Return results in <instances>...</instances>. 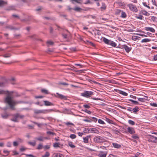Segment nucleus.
<instances>
[{
	"label": "nucleus",
	"mask_w": 157,
	"mask_h": 157,
	"mask_svg": "<svg viewBox=\"0 0 157 157\" xmlns=\"http://www.w3.org/2000/svg\"><path fill=\"white\" fill-rule=\"evenodd\" d=\"M150 105L155 107H157V104L154 103H150Z\"/></svg>",
	"instance_id": "obj_48"
},
{
	"label": "nucleus",
	"mask_w": 157,
	"mask_h": 157,
	"mask_svg": "<svg viewBox=\"0 0 157 157\" xmlns=\"http://www.w3.org/2000/svg\"><path fill=\"white\" fill-rule=\"evenodd\" d=\"M142 4L144 5V6L146 7H147L149 9H150V7L147 5V3L146 2H143L142 3Z\"/></svg>",
	"instance_id": "obj_41"
},
{
	"label": "nucleus",
	"mask_w": 157,
	"mask_h": 157,
	"mask_svg": "<svg viewBox=\"0 0 157 157\" xmlns=\"http://www.w3.org/2000/svg\"><path fill=\"white\" fill-rule=\"evenodd\" d=\"M122 47L121 48L124 49L125 50V51L127 53H128L129 52L131 51L132 49L131 48L129 47L128 46L125 44L122 45Z\"/></svg>",
	"instance_id": "obj_9"
},
{
	"label": "nucleus",
	"mask_w": 157,
	"mask_h": 157,
	"mask_svg": "<svg viewBox=\"0 0 157 157\" xmlns=\"http://www.w3.org/2000/svg\"><path fill=\"white\" fill-rule=\"evenodd\" d=\"M63 156V155L62 154L60 153H58L56 155V156L57 157H62Z\"/></svg>",
	"instance_id": "obj_62"
},
{
	"label": "nucleus",
	"mask_w": 157,
	"mask_h": 157,
	"mask_svg": "<svg viewBox=\"0 0 157 157\" xmlns=\"http://www.w3.org/2000/svg\"><path fill=\"white\" fill-rule=\"evenodd\" d=\"M47 134L49 135H54V133H53V132H51V131H48L47 132Z\"/></svg>",
	"instance_id": "obj_55"
},
{
	"label": "nucleus",
	"mask_w": 157,
	"mask_h": 157,
	"mask_svg": "<svg viewBox=\"0 0 157 157\" xmlns=\"http://www.w3.org/2000/svg\"><path fill=\"white\" fill-rule=\"evenodd\" d=\"M83 106L86 108H90V106L88 105L85 104L83 105Z\"/></svg>",
	"instance_id": "obj_58"
},
{
	"label": "nucleus",
	"mask_w": 157,
	"mask_h": 157,
	"mask_svg": "<svg viewBox=\"0 0 157 157\" xmlns=\"http://www.w3.org/2000/svg\"><path fill=\"white\" fill-rule=\"evenodd\" d=\"M98 132V130L95 128H92L90 129V133H97Z\"/></svg>",
	"instance_id": "obj_19"
},
{
	"label": "nucleus",
	"mask_w": 157,
	"mask_h": 157,
	"mask_svg": "<svg viewBox=\"0 0 157 157\" xmlns=\"http://www.w3.org/2000/svg\"><path fill=\"white\" fill-rule=\"evenodd\" d=\"M70 1L73 4H75L74 2H75L78 3L80 4L81 3V2L82 1V0H70Z\"/></svg>",
	"instance_id": "obj_22"
},
{
	"label": "nucleus",
	"mask_w": 157,
	"mask_h": 157,
	"mask_svg": "<svg viewBox=\"0 0 157 157\" xmlns=\"http://www.w3.org/2000/svg\"><path fill=\"white\" fill-rule=\"evenodd\" d=\"M28 144L29 145L34 147L36 145V142L35 141H34L33 142L29 141L28 142Z\"/></svg>",
	"instance_id": "obj_26"
},
{
	"label": "nucleus",
	"mask_w": 157,
	"mask_h": 157,
	"mask_svg": "<svg viewBox=\"0 0 157 157\" xmlns=\"http://www.w3.org/2000/svg\"><path fill=\"white\" fill-rule=\"evenodd\" d=\"M127 131L131 134H133L135 133L134 128L132 127H128L127 128Z\"/></svg>",
	"instance_id": "obj_11"
},
{
	"label": "nucleus",
	"mask_w": 157,
	"mask_h": 157,
	"mask_svg": "<svg viewBox=\"0 0 157 157\" xmlns=\"http://www.w3.org/2000/svg\"><path fill=\"white\" fill-rule=\"evenodd\" d=\"M106 8V5H105V4L104 3L102 2V6L100 8L101 9V10L102 11V10H105Z\"/></svg>",
	"instance_id": "obj_18"
},
{
	"label": "nucleus",
	"mask_w": 157,
	"mask_h": 157,
	"mask_svg": "<svg viewBox=\"0 0 157 157\" xmlns=\"http://www.w3.org/2000/svg\"><path fill=\"white\" fill-rule=\"evenodd\" d=\"M86 42L88 44L91 45L93 46H94V44L93 43L87 40L86 41Z\"/></svg>",
	"instance_id": "obj_51"
},
{
	"label": "nucleus",
	"mask_w": 157,
	"mask_h": 157,
	"mask_svg": "<svg viewBox=\"0 0 157 157\" xmlns=\"http://www.w3.org/2000/svg\"><path fill=\"white\" fill-rule=\"evenodd\" d=\"M136 18L140 20H142L144 17L142 15H139L138 16H136Z\"/></svg>",
	"instance_id": "obj_42"
},
{
	"label": "nucleus",
	"mask_w": 157,
	"mask_h": 157,
	"mask_svg": "<svg viewBox=\"0 0 157 157\" xmlns=\"http://www.w3.org/2000/svg\"><path fill=\"white\" fill-rule=\"evenodd\" d=\"M65 124L66 125H74L72 123H71V122H66V123H65Z\"/></svg>",
	"instance_id": "obj_56"
},
{
	"label": "nucleus",
	"mask_w": 157,
	"mask_h": 157,
	"mask_svg": "<svg viewBox=\"0 0 157 157\" xmlns=\"http://www.w3.org/2000/svg\"><path fill=\"white\" fill-rule=\"evenodd\" d=\"M139 111V108L137 106H136L135 108L132 109V111L134 113H136Z\"/></svg>",
	"instance_id": "obj_21"
},
{
	"label": "nucleus",
	"mask_w": 157,
	"mask_h": 157,
	"mask_svg": "<svg viewBox=\"0 0 157 157\" xmlns=\"http://www.w3.org/2000/svg\"><path fill=\"white\" fill-rule=\"evenodd\" d=\"M138 100L139 101L142 102L144 101V100L145 99V98H138Z\"/></svg>",
	"instance_id": "obj_47"
},
{
	"label": "nucleus",
	"mask_w": 157,
	"mask_h": 157,
	"mask_svg": "<svg viewBox=\"0 0 157 157\" xmlns=\"http://www.w3.org/2000/svg\"><path fill=\"white\" fill-rule=\"evenodd\" d=\"M90 137V136H88L83 138V140L84 142L86 144L88 143L89 142V139Z\"/></svg>",
	"instance_id": "obj_16"
},
{
	"label": "nucleus",
	"mask_w": 157,
	"mask_h": 157,
	"mask_svg": "<svg viewBox=\"0 0 157 157\" xmlns=\"http://www.w3.org/2000/svg\"><path fill=\"white\" fill-rule=\"evenodd\" d=\"M2 117L4 119H7L8 118L9 115L6 113H5L3 114H2L1 115Z\"/></svg>",
	"instance_id": "obj_20"
},
{
	"label": "nucleus",
	"mask_w": 157,
	"mask_h": 157,
	"mask_svg": "<svg viewBox=\"0 0 157 157\" xmlns=\"http://www.w3.org/2000/svg\"><path fill=\"white\" fill-rule=\"evenodd\" d=\"M7 2L2 0H0V6H2L6 4Z\"/></svg>",
	"instance_id": "obj_24"
},
{
	"label": "nucleus",
	"mask_w": 157,
	"mask_h": 157,
	"mask_svg": "<svg viewBox=\"0 0 157 157\" xmlns=\"http://www.w3.org/2000/svg\"><path fill=\"white\" fill-rule=\"evenodd\" d=\"M27 156H29L30 157H36V156H34L32 154H25Z\"/></svg>",
	"instance_id": "obj_59"
},
{
	"label": "nucleus",
	"mask_w": 157,
	"mask_h": 157,
	"mask_svg": "<svg viewBox=\"0 0 157 157\" xmlns=\"http://www.w3.org/2000/svg\"><path fill=\"white\" fill-rule=\"evenodd\" d=\"M141 12L142 14L146 16H149L150 15L149 13L145 10H142Z\"/></svg>",
	"instance_id": "obj_17"
},
{
	"label": "nucleus",
	"mask_w": 157,
	"mask_h": 157,
	"mask_svg": "<svg viewBox=\"0 0 157 157\" xmlns=\"http://www.w3.org/2000/svg\"><path fill=\"white\" fill-rule=\"evenodd\" d=\"M69 137L71 138L72 139H74L76 138V136L74 134H71L70 135Z\"/></svg>",
	"instance_id": "obj_37"
},
{
	"label": "nucleus",
	"mask_w": 157,
	"mask_h": 157,
	"mask_svg": "<svg viewBox=\"0 0 157 157\" xmlns=\"http://www.w3.org/2000/svg\"><path fill=\"white\" fill-rule=\"evenodd\" d=\"M132 138L135 140H138L139 139V137L137 135L135 134L132 136Z\"/></svg>",
	"instance_id": "obj_34"
},
{
	"label": "nucleus",
	"mask_w": 157,
	"mask_h": 157,
	"mask_svg": "<svg viewBox=\"0 0 157 157\" xmlns=\"http://www.w3.org/2000/svg\"><path fill=\"white\" fill-rule=\"evenodd\" d=\"M50 155V153L48 152H46L44 155L42 156V157H48Z\"/></svg>",
	"instance_id": "obj_38"
},
{
	"label": "nucleus",
	"mask_w": 157,
	"mask_h": 157,
	"mask_svg": "<svg viewBox=\"0 0 157 157\" xmlns=\"http://www.w3.org/2000/svg\"><path fill=\"white\" fill-rule=\"evenodd\" d=\"M127 110L128 111L131 112L132 113V108L131 107H129L128 109H127Z\"/></svg>",
	"instance_id": "obj_60"
},
{
	"label": "nucleus",
	"mask_w": 157,
	"mask_h": 157,
	"mask_svg": "<svg viewBox=\"0 0 157 157\" xmlns=\"http://www.w3.org/2000/svg\"><path fill=\"white\" fill-rule=\"evenodd\" d=\"M13 92L9 91L8 90L5 91L2 90H0V94H6L7 95V97L5 99V101L9 105L10 108L13 109L14 106L16 104L20 103V102L17 101L12 99V98L11 97L12 95Z\"/></svg>",
	"instance_id": "obj_1"
},
{
	"label": "nucleus",
	"mask_w": 157,
	"mask_h": 157,
	"mask_svg": "<svg viewBox=\"0 0 157 157\" xmlns=\"http://www.w3.org/2000/svg\"><path fill=\"white\" fill-rule=\"evenodd\" d=\"M18 145V144L16 141H14L13 142V145L14 146H17Z\"/></svg>",
	"instance_id": "obj_57"
},
{
	"label": "nucleus",
	"mask_w": 157,
	"mask_h": 157,
	"mask_svg": "<svg viewBox=\"0 0 157 157\" xmlns=\"http://www.w3.org/2000/svg\"><path fill=\"white\" fill-rule=\"evenodd\" d=\"M151 41V40L148 39H143L141 41V42L144 43V42H150Z\"/></svg>",
	"instance_id": "obj_30"
},
{
	"label": "nucleus",
	"mask_w": 157,
	"mask_h": 157,
	"mask_svg": "<svg viewBox=\"0 0 157 157\" xmlns=\"http://www.w3.org/2000/svg\"><path fill=\"white\" fill-rule=\"evenodd\" d=\"M119 93L125 96H126L128 95V94L127 93L122 90H119Z\"/></svg>",
	"instance_id": "obj_27"
},
{
	"label": "nucleus",
	"mask_w": 157,
	"mask_h": 157,
	"mask_svg": "<svg viewBox=\"0 0 157 157\" xmlns=\"http://www.w3.org/2000/svg\"><path fill=\"white\" fill-rule=\"evenodd\" d=\"M105 121L109 123L110 124H113V121L110 120V119L106 118L105 119Z\"/></svg>",
	"instance_id": "obj_31"
},
{
	"label": "nucleus",
	"mask_w": 157,
	"mask_h": 157,
	"mask_svg": "<svg viewBox=\"0 0 157 157\" xmlns=\"http://www.w3.org/2000/svg\"><path fill=\"white\" fill-rule=\"evenodd\" d=\"M27 149V148L24 147H21L20 148V150L21 151H23Z\"/></svg>",
	"instance_id": "obj_53"
},
{
	"label": "nucleus",
	"mask_w": 157,
	"mask_h": 157,
	"mask_svg": "<svg viewBox=\"0 0 157 157\" xmlns=\"http://www.w3.org/2000/svg\"><path fill=\"white\" fill-rule=\"evenodd\" d=\"M91 118H92V119H91L92 120V121H93L94 122H96L98 120L96 118H95L94 117H92Z\"/></svg>",
	"instance_id": "obj_49"
},
{
	"label": "nucleus",
	"mask_w": 157,
	"mask_h": 157,
	"mask_svg": "<svg viewBox=\"0 0 157 157\" xmlns=\"http://www.w3.org/2000/svg\"><path fill=\"white\" fill-rule=\"evenodd\" d=\"M128 100L129 101H131L132 103H134L136 105L139 104V103L137 101H134L132 99H128Z\"/></svg>",
	"instance_id": "obj_35"
},
{
	"label": "nucleus",
	"mask_w": 157,
	"mask_h": 157,
	"mask_svg": "<svg viewBox=\"0 0 157 157\" xmlns=\"http://www.w3.org/2000/svg\"><path fill=\"white\" fill-rule=\"evenodd\" d=\"M13 118L11 119V121L15 122H17L18 121V118L17 115L16 114H14L13 116Z\"/></svg>",
	"instance_id": "obj_13"
},
{
	"label": "nucleus",
	"mask_w": 157,
	"mask_h": 157,
	"mask_svg": "<svg viewBox=\"0 0 157 157\" xmlns=\"http://www.w3.org/2000/svg\"><path fill=\"white\" fill-rule=\"evenodd\" d=\"M3 56L5 58L9 57L10 56V55L9 54H5L3 55Z\"/></svg>",
	"instance_id": "obj_61"
},
{
	"label": "nucleus",
	"mask_w": 157,
	"mask_h": 157,
	"mask_svg": "<svg viewBox=\"0 0 157 157\" xmlns=\"http://www.w3.org/2000/svg\"><path fill=\"white\" fill-rule=\"evenodd\" d=\"M139 37L138 36H132V39L133 40H136Z\"/></svg>",
	"instance_id": "obj_46"
},
{
	"label": "nucleus",
	"mask_w": 157,
	"mask_h": 157,
	"mask_svg": "<svg viewBox=\"0 0 157 157\" xmlns=\"http://www.w3.org/2000/svg\"><path fill=\"white\" fill-rule=\"evenodd\" d=\"M128 122L129 124L132 125H134L135 124V122L131 120H129L128 121Z\"/></svg>",
	"instance_id": "obj_39"
},
{
	"label": "nucleus",
	"mask_w": 157,
	"mask_h": 157,
	"mask_svg": "<svg viewBox=\"0 0 157 157\" xmlns=\"http://www.w3.org/2000/svg\"><path fill=\"white\" fill-rule=\"evenodd\" d=\"M107 154L106 151H100L98 154V156L100 157H106Z\"/></svg>",
	"instance_id": "obj_10"
},
{
	"label": "nucleus",
	"mask_w": 157,
	"mask_h": 157,
	"mask_svg": "<svg viewBox=\"0 0 157 157\" xmlns=\"http://www.w3.org/2000/svg\"><path fill=\"white\" fill-rule=\"evenodd\" d=\"M85 112L89 114H90L91 113V112L90 110H89L87 109H85L84 110H83Z\"/></svg>",
	"instance_id": "obj_50"
},
{
	"label": "nucleus",
	"mask_w": 157,
	"mask_h": 157,
	"mask_svg": "<svg viewBox=\"0 0 157 157\" xmlns=\"http://www.w3.org/2000/svg\"><path fill=\"white\" fill-rule=\"evenodd\" d=\"M44 147L45 149H48L50 148V147L49 146L46 145L44 146Z\"/></svg>",
	"instance_id": "obj_63"
},
{
	"label": "nucleus",
	"mask_w": 157,
	"mask_h": 157,
	"mask_svg": "<svg viewBox=\"0 0 157 157\" xmlns=\"http://www.w3.org/2000/svg\"><path fill=\"white\" fill-rule=\"evenodd\" d=\"M44 137L40 136L39 137L36 138L35 139L40 141H43L44 140Z\"/></svg>",
	"instance_id": "obj_29"
},
{
	"label": "nucleus",
	"mask_w": 157,
	"mask_h": 157,
	"mask_svg": "<svg viewBox=\"0 0 157 157\" xmlns=\"http://www.w3.org/2000/svg\"><path fill=\"white\" fill-rule=\"evenodd\" d=\"M60 145V144L58 143H55L53 144V146L54 147H59V145Z\"/></svg>",
	"instance_id": "obj_33"
},
{
	"label": "nucleus",
	"mask_w": 157,
	"mask_h": 157,
	"mask_svg": "<svg viewBox=\"0 0 157 157\" xmlns=\"http://www.w3.org/2000/svg\"><path fill=\"white\" fill-rule=\"evenodd\" d=\"M17 117L18 118H20L21 119H22L24 117V116L23 115H21L19 113H17Z\"/></svg>",
	"instance_id": "obj_43"
},
{
	"label": "nucleus",
	"mask_w": 157,
	"mask_h": 157,
	"mask_svg": "<svg viewBox=\"0 0 157 157\" xmlns=\"http://www.w3.org/2000/svg\"><path fill=\"white\" fill-rule=\"evenodd\" d=\"M130 11L134 13H137L138 11V10L136 5L132 4H129L127 5Z\"/></svg>",
	"instance_id": "obj_5"
},
{
	"label": "nucleus",
	"mask_w": 157,
	"mask_h": 157,
	"mask_svg": "<svg viewBox=\"0 0 157 157\" xmlns=\"http://www.w3.org/2000/svg\"><path fill=\"white\" fill-rule=\"evenodd\" d=\"M41 91L42 92L46 94H49L48 91L46 89H42L41 90Z\"/></svg>",
	"instance_id": "obj_32"
},
{
	"label": "nucleus",
	"mask_w": 157,
	"mask_h": 157,
	"mask_svg": "<svg viewBox=\"0 0 157 157\" xmlns=\"http://www.w3.org/2000/svg\"><path fill=\"white\" fill-rule=\"evenodd\" d=\"M94 141L96 143H100L105 142V141L103 137L98 136H95L94 139Z\"/></svg>",
	"instance_id": "obj_4"
},
{
	"label": "nucleus",
	"mask_w": 157,
	"mask_h": 157,
	"mask_svg": "<svg viewBox=\"0 0 157 157\" xmlns=\"http://www.w3.org/2000/svg\"><path fill=\"white\" fill-rule=\"evenodd\" d=\"M145 29L147 31H150L153 33L155 32V29L152 27H146L145 28Z\"/></svg>",
	"instance_id": "obj_12"
},
{
	"label": "nucleus",
	"mask_w": 157,
	"mask_h": 157,
	"mask_svg": "<svg viewBox=\"0 0 157 157\" xmlns=\"http://www.w3.org/2000/svg\"><path fill=\"white\" fill-rule=\"evenodd\" d=\"M83 132L87 133H90V129L88 128H85L84 129Z\"/></svg>",
	"instance_id": "obj_28"
},
{
	"label": "nucleus",
	"mask_w": 157,
	"mask_h": 157,
	"mask_svg": "<svg viewBox=\"0 0 157 157\" xmlns=\"http://www.w3.org/2000/svg\"><path fill=\"white\" fill-rule=\"evenodd\" d=\"M47 43L49 45H53L54 44V42L51 41H48L47 42Z\"/></svg>",
	"instance_id": "obj_45"
},
{
	"label": "nucleus",
	"mask_w": 157,
	"mask_h": 157,
	"mask_svg": "<svg viewBox=\"0 0 157 157\" xmlns=\"http://www.w3.org/2000/svg\"><path fill=\"white\" fill-rule=\"evenodd\" d=\"M54 95L56 98L66 100L67 99L66 96L59 94L58 93H56V94H54Z\"/></svg>",
	"instance_id": "obj_7"
},
{
	"label": "nucleus",
	"mask_w": 157,
	"mask_h": 157,
	"mask_svg": "<svg viewBox=\"0 0 157 157\" xmlns=\"http://www.w3.org/2000/svg\"><path fill=\"white\" fill-rule=\"evenodd\" d=\"M43 148V146L41 144H38L37 149L38 150H40Z\"/></svg>",
	"instance_id": "obj_36"
},
{
	"label": "nucleus",
	"mask_w": 157,
	"mask_h": 157,
	"mask_svg": "<svg viewBox=\"0 0 157 157\" xmlns=\"http://www.w3.org/2000/svg\"><path fill=\"white\" fill-rule=\"evenodd\" d=\"M130 97L131 98H132L134 99H136L137 98L136 97V96H133V95H130Z\"/></svg>",
	"instance_id": "obj_64"
},
{
	"label": "nucleus",
	"mask_w": 157,
	"mask_h": 157,
	"mask_svg": "<svg viewBox=\"0 0 157 157\" xmlns=\"http://www.w3.org/2000/svg\"><path fill=\"white\" fill-rule=\"evenodd\" d=\"M148 141L153 143H157V137L153 136H150Z\"/></svg>",
	"instance_id": "obj_8"
},
{
	"label": "nucleus",
	"mask_w": 157,
	"mask_h": 157,
	"mask_svg": "<svg viewBox=\"0 0 157 157\" xmlns=\"http://www.w3.org/2000/svg\"><path fill=\"white\" fill-rule=\"evenodd\" d=\"M44 105L46 106L53 105L54 104L52 102L47 101H44Z\"/></svg>",
	"instance_id": "obj_14"
},
{
	"label": "nucleus",
	"mask_w": 157,
	"mask_h": 157,
	"mask_svg": "<svg viewBox=\"0 0 157 157\" xmlns=\"http://www.w3.org/2000/svg\"><path fill=\"white\" fill-rule=\"evenodd\" d=\"M68 145L72 148H74L75 147V146L73 144V142L71 141H69L68 142Z\"/></svg>",
	"instance_id": "obj_23"
},
{
	"label": "nucleus",
	"mask_w": 157,
	"mask_h": 157,
	"mask_svg": "<svg viewBox=\"0 0 157 157\" xmlns=\"http://www.w3.org/2000/svg\"><path fill=\"white\" fill-rule=\"evenodd\" d=\"M112 145L114 148L118 149L120 148L121 147V146L120 144H118L117 143H112Z\"/></svg>",
	"instance_id": "obj_15"
},
{
	"label": "nucleus",
	"mask_w": 157,
	"mask_h": 157,
	"mask_svg": "<svg viewBox=\"0 0 157 157\" xmlns=\"http://www.w3.org/2000/svg\"><path fill=\"white\" fill-rule=\"evenodd\" d=\"M98 123L102 124H105L104 121L100 119H99V120H98Z\"/></svg>",
	"instance_id": "obj_44"
},
{
	"label": "nucleus",
	"mask_w": 157,
	"mask_h": 157,
	"mask_svg": "<svg viewBox=\"0 0 157 157\" xmlns=\"http://www.w3.org/2000/svg\"><path fill=\"white\" fill-rule=\"evenodd\" d=\"M83 121H84L86 122H92V120L91 119H84Z\"/></svg>",
	"instance_id": "obj_54"
},
{
	"label": "nucleus",
	"mask_w": 157,
	"mask_h": 157,
	"mask_svg": "<svg viewBox=\"0 0 157 157\" xmlns=\"http://www.w3.org/2000/svg\"><path fill=\"white\" fill-rule=\"evenodd\" d=\"M93 94V92L91 91L85 90L81 94V95L83 97L88 98Z\"/></svg>",
	"instance_id": "obj_6"
},
{
	"label": "nucleus",
	"mask_w": 157,
	"mask_h": 157,
	"mask_svg": "<svg viewBox=\"0 0 157 157\" xmlns=\"http://www.w3.org/2000/svg\"><path fill=\"white\" fill-rule=\"evenodd\" d=\"M127 17V15L123 11H121V17L123 18H125Z\"/></svg>",
	"instance_id": "obj_25"
},
{
	"label": "nucleus",
	"mask_w": 157,
	"mask_h": 157,
	"mask_svg": "<svg viewBox=\"0 0 157 157\" xmlns=\"http://www.w3.org/2000/svg\"><path fill=\"white\" fill-rule=\"evenodd\" d=\"M73 10L75 11H79L81 10V9L79 7H76L75 8L73 9Z\"/></svg>",
	"instance_id": "obj_40"
},
{
	"label": "nucleus",
	"mask_w": 157,
	"mask_h": 157,
	"mask_svg": "<svg viewBox=\"0 0 157 157\" xmlns=\"http://www.w3.org/2000/svg\"><path fill=\"white\" fill-rule=\"evenodd\" d=\"M151 2L153 5L155 6L156 7H157V5L156 4V0H151Z\"/></svg>",
	"instance_id": "obj_52"
},
{
	"label": "nucleus",
	"mask_w": 157,
	"mask_h": 157,
	"mask_svg": "<svg viewBox=\"0 0 157 157\" xmlns=\"http://www.w3.org/2000/svg\"><path fill=\"white\" fill-rule=\"evenodd\" d=\"M52 111H53V109L42 110L35 109L34 110V113L36 114L40 113L46 114L51 112Z\"/></svg>",
	"instance_id": "obj_3"
},
{
	"label": "nucleus",
	"mask_w": 157,
	"mask_h": 157,
	"mask_svg": "<svg viewBox=\"0 0 157 157\" xmlns=\"http://www.w3.org/2000/svg\"><path fill=\"white\" fill-rule=\"evenodd\" d=\"M102 40L106 44L110 45L113 47H115L117 44L114 42L108 40L105 37H103Z\"/></svg>",
	"instance_id": "obj_2"
}]
</instances>
